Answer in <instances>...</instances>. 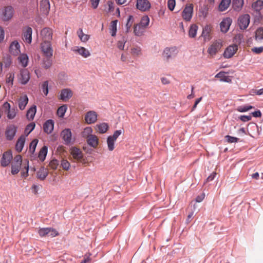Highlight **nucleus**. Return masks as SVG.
Instances as JSON below:
<instances>
[{"label": "nucleus", "mask_w": 263, "mask_h": 263, "mask_svg": "<svg viewBox=\"0 0 263 263\" xmlns=\"http://www.w3.org/2000/svg\"><path fill=\"white\" fill-rule=\"evenodd\" d=\"M178 52V48L175 46L166 47L162 52V58L164 60L168 62L171 59L175 58Z\"/></svg>", "instance_id": "f257e3e1"}, {"label": "nucleus", "mask_w": 263, "mask_h": 263, "mask_svg": "<svg viewBox=\"0 0 263 263\" xmlns=\"http://www.w3.org/2000/svg\"><path fill=\"white\" fill-rule=\"evenodd\" d=\"M73 95L72 91L69 88H65L61 90L59 99L64 102L68 101Z\"/></svg>", "instance_id": "9b49d317"}, {"label": "nucleus", "mask_w": 263, "mask_h": 263, "mask_svg": "<svg viewBox=\"0 0 263 263\" xmlns=\"http://www.w3.org/2000/svg\"><path fill=\"white\" fill-rule=\"evenodd\" d=\"M149 23V18L147 15H145L142 17L139 25L145 28L148 25Z\"/></svg>", "instance_id": "de8ad7c7"}, {"label": "nucleus", "mask_w": 263, "mask_h": 263, "mask_svg": "<svg viewBox=\"0 0 263 263\" xmlns=\"http://www.w3.org/2000/svg\"><path fill=\"white\" fill-rule=\"evenodd\" d=\"M224 138H225L226 140L228 143H236V142H238L239 141L238 138H237L236 137H232V136H231L229 135L226 136Z\"/></svg>", "instance_id": "603ef678"}, {"label": "nucleus", "mask_w": 263, "mask_h": 263, "mask_svg": "<svg viewBox=\"0 0 263 263\" xmlns=\"http://www.w3.org/2000/svg\"><path fill=\"white\" fill-rule=\"evenodd\" d=\"M14 78V73H9L7 77V79H6L7 83L10 84L11 85H12Z\"/></svg>", "instance_id": "69168bd1"}, {"label": "nucleus", "mask_w": 263, "mask_h": 263, "mask_svg": "<svg viewBox=\"0 0 263 263\" xmlns=\"http://www.w3.org/2000/svg\"><path fill=\"white\" fill-rule=\"evenodd\" d=\"M5 67H9L11 64V60L10 57H7L6 58H4L3 59V63Z\"/></svg>", "instance_id": "0e129e2a"}, {"label": "nucleus", "mask_w": 263, "mask_h": 263, "mask_svg": "<svg viewBox=\"0 0 263 263\" xmlns=\"http://www.w3.org/2000/svg\"><path fill=\"white\" fill-rule=\"evenodd\" d=\"M28 102V98L26 95L21 97L18 100V107L21 110L25 109Z\"/></svg>", "instance_id": "c756f323"}, {"label": "nucleus", "mask_w": 263, "mask_h": 263, "mask_svg": "<svg viewBox=\"0 0 263 263\" xmlns=\"http://www.w3.org/2000/svg\"><path fill=\"white\" fill-rule=\"evenodd\" d=\"M32 29L30 27H26L23 30V39L26 43L30 44L32 42Z\"/></svg>", "instance_id": "4468645a"}, {"label": "nucleus", "mask_w": 263, "mask_h": 263, "mask_svg": "<svg viewBox=\"0 0 263 263\" xmlns=\"http://www.w3.org/2000/svg\"><path fill=\"white\" fill-rule=\"evenodd\" d=\"M212 27L207 25L203 28L201 36L204 38V41H209L211 39V32Z\"/></svg>", "instance_id": "b1692460"}, {"label": "nucleus", "mask_w": 263, "mask_h": 263, "mask_svg": "<svg viewBox=\"0 0 263 263\" xmlns=\"http://www.w3.org/2000/svg\"><path fill=\"white\" fill-rule=\"evenodd\" d=\"M127 42V37L122 35L121 39L117 42V46L120 50H124V46Z\"/></svg>", "instance_id": "ea45409f"}, {"label": "nucleus", "mask_w": 263, "mask_h": 263, "mask_svg": "<svg viewBox=\"0 0 263 263\" xmlns=\"http://www.w3.org/2000/svg\"><path fill=\"white\" fill-rule=\"evenodd\" d=\"M35 126V124L33 122L29 124L25 128V133H26L27 135L30 134L34 129Z\"/></svg>", "instance_id": "5fc2aeb1"}, {"label": "nucleus", "mask_w": 263, "mask_h": 263, "mask_svg": "<svg viewBox=\"0 0 263 263\" xmlns=\"http://www.w3.org/2000/svg\"><path fill=\"white\" fill-rule=\"evenodd\" d=\"M53 32L51 29L49 28H45L41 31V35L42 38L43 42H49L52 39Z\"/></svg>", "instance_id": "6e6552de"}, {"label": "nucleus", "mask_w": 263, "mask_h": 263, "mask_svg": "<svg viewBox=\"0 0 263 263\" xmlns=\"http://www.w3.org/2000/svg\"><path fill=\"white\" fill-rule=\"evenodd\" d=\"M36 111V107L35 105L31 106L27 111L26 117L29 120H32Z\"/></svg>", "instance_id": "2f4dec72"}, {"label": "nucleus", "mask_w": 263, "mask_h": 263, "mask_svg": "<svg viewBox=\"0 0 263 263\" xmlns=\"http://www.w3.org/2000/svg\"><path fill=\"white\" fill-rule=\"evenodd\" d=\"M77 34L80 40L83 42H87L89 39V35L84 34L82 29H79Z\"/></svg>", "instance_id": "a19ab883"}, {"label": "nucleus", "mask_w": 263, "mask_h": 263, "mask_svg": "<svg viewBox=\"0 0 263 263\" xmlns=\"http://www.w3.org/2000/svg\"><path fill=\"white\" fill-rule=\"evenodd\" d=\"M145 28L139 24L134 26V32L136 35L140 36L144 32Z\"/></svg>", "instance_id": "37998d69"}, {"label": "nucleus", "mask_w": 263, "mask_h": 263, "mask_svg": "<svg viewBox=\"0 0 263 263\" xmlns=\"http://www.w3.org/2000/svg\"><path fill=\"white\" fill-rule=\"evenodd\" d=\"M92 132L93 130L91 127H87L81 132V136L83 138L87 139L92 135Z\"/></svg>", "instance_id": "c9c22d12"}, {"label": "nucleus", "mask_w": 263, "mask_h": 263, "mask_svg": "<svg viewBox=\"0 0 263 263\" xmlns=\"http://www.w3.org/2000/svg\"><path fill=\"white\" fill-rule=\"evenodd\" d=\"M48 172L46 168L44 167L41 168L37 173V177L40 179L44 180L48 175Z\"/></svg>", "instance_id": "72a5a7b5"}, {"label": "nucleus", "mask_w": 263, "mask_h": 263, "mask_svg": "<svg viewBox=\"0 0 263 263\" xmlns=\"http://www.w3.org/2000/svg\"><path fill=\"white\" fill-rule=\"evenodd\" d=\"M87 142L88 144L93 147L96 148L99 144V139L95 135H91L87 139Z\"/></svg>", "instance_id": "bb28decb"}, {"label": "nucleus", "mask_w": 263, "mask_h": 263, "mask_svg": "<svg viewBox=\"0 0 263 263\" xmlns=\"http://www.w3.org/2000/svg\"><path fill=\"white\" fill-rule=\"evenodd\" d=\"M43 92L45 96L48 93V82L47 81H44L42 85Z\"/></svg>", "instance_id": "4d7b16f0"}, {"label": "nucleus", "mask_w": 263, "mask_h": 263, "mask_svg": "<svg viewBox=\"0 0 263 263\" xmlns=\"http://www.w3.org/2000/svg\"><path fill=\"white\" fill-rule=\"evenodd\" d=\"M250 23V16L249 14H244L240 16L238 20V25L241 29H246Z\"/></svg>", "instance_id": "1a4fd4ad"}, {"label": "nucleus", "mask_w": 263, "mask_h": 263, "mask_svg": "<svg viewBox=\"0 0 263 263\" xmlns=\"http://www.w3.org/2000/svg\"><path fill=\"white\" fill-rule=\"evenodd\" d=\"M9 51L11 54L14 56L18 55L20 52V45L16 41H13L9 47Z\"/></svg>", "instance_id": "6ab92c4d"}, {"label": "nucleus", "mask_w": 263, "mask_h": 263, "mask_svg": "<svg viewBox=\"0 0 263 263\" xmlns=\"http://www.w3.org/2000/svg\"><path fill=\"white\" fill-rule=\"evenodd\" d=\"M18 59L22 67H26L27 66L28 63V57L26 54H21L18 57Z\"/></svg>", "instance_id": "473e14b6"}, {"label": "nucleus", "mask_w": 263, "mask_h": 263, "mask_svg": "<svg viewBox=\"0 0 263 263\" xmlns=\"http://www.w3.org/2000/svg\"><path fill=\"white\" fill-rule=\"evenodd\" d=\"M252 51L256 54H260L263 52V47H254L252 49Z\"/></svg>", "instance_id": "338daca9"}, {"label": "nucleus", "mask_w": 263, "mask_h": 263, "mask_svg": "<svg viewBox=\"0 0 263 263\" xmlns=\"http://www.w3.org/2000/svg\"><path fill=\"white\" fill-rule=\"evenodd\" d=\"M232 22V19L229 17L223 19L220 24L221 31L224 33L227 32L229 29Z\"/></svg>", "instance_id": "5701e85b"}, {"label": "nucleus", "mask_w": 263, "mask_h": 263, "mask_svg": "<svg viewBox=\"0 0 263 263\" xmlns=\"http://www.w3.org/2000/svg\"><path fill=\"white\" fill-rule=\"evenodd\" d=\"M133 16L130 15L129 17H128V20H127V22L126 24V31L127 32H128L129 30H130V27H132V24H133Z\"/></svg>", "instance_id": "13d9d810"}, {"label": "nucleus", "mask_w": 263, "mask_h": 263, "mask_svg": "<svg viewBox=\"0 0 263 263\" xmlns=\"http://www.w3.org/2000/svg\"><path fill=\"white\" fill-rule=\"evenodd\" d=\"M72 50L76 53H78L85 58H87L90 55L89 50L83 47H74L72 48Z\"/></svg>", "instance_id": "f3484780"}, {"label": "nucleus", "mask_w": 263, "mask_h": 263, "mask_svg": "<svg viewBox=\"0 0 263 263\" xmlns=\"http://www.w3.org/2000/svg\"><path fill=\"white\" fill-rule=\"evenodd\" d=\"M198 29V27L195 25L193 24L190 26L189 31V35L190 37L194 38L196 36L197 32Z\"/></svg>", "instance_id": "4c0bfd02"}, {"label": "nucleus", "mask_w": 263, "mask_h": 263, "mask_svg": "<svg viewBox=\"0 0 263 263\" xmlns=\"http://www.w3.org/2000/svg\"><path fill=\"white\" fill-rule=\"evenodd\" d=\"M71 155L74 159L79 162H83L84 161L82 151L77 147H72L71 149Z\"/></svg>", "instance_id": "f8f14e48"}, {"label": "nucleus", "mask_w": 263, "mask_h": 263, "mask_svg": "<svg viewBox=\"0 0 263 263\" xmlns=\"http://www.w3.org/2000/svg\"><path fill=\"white\" fill-rule=\"evenodd\" d=\"M25 142V137L24 136H21L19 139L17 140L16 144V150L21 152L24 147V144Z\"/></svg>", "instance_id": "7c9ffc66"}, {"label": "nucleus", "mask_w": 263, "mask_h": 263, "mask_svg": "<svg viewBox=\"0 0 263 263\" xmlns=\"http://www.w3.org/2000/svg\"><path fill=\"white\" fill-rule=\"evenodd\" d=\"M14 12V9L12 6H5L1 11L0 17L3 21H9L13 17Z\"/></svg>", "instance_id": "f03ea898"}, {"label": "nucleus", "mask_w": 263, "mask_h": 263, "mask_svg": "<svg viewBox=\"0 0 263 263\" xmlns=\"http://www.w3.org/2000/svg\"><path fill=\"white\" fill-rule=\"evenodd\" d=\"M61 136L64 141L65 144H69L71 142V132L70 129L66 128L62 130Z\"/></svg>", "instance_id": "412c9836"}, {"label": "nucleus", "mask_w": 263, "mask_h": 263, "mask_svg": "<svg viewBox=\"0 0 263 263\" xmlns=\"http://www.w3.org/2000/svg\"><path fill=\"white\" fill-rule=\"evenodd\" d=\"M54 128V122L52 120H48L44 124L43 129L45 133L49 134L52 133Z\"/></svg>", "instance_id": "393cba45"}, {"label": "nucleus", "mask_w": 263, "mask_h": 263, "mask_svg": "<svg viewBox=\"0 0 263 263\" xmlns=\"http://www.w3.org/2000/svg\"><path fill=\"white\" fill-rule=\"evenodd\" d=\"M38 143V140L36 139H35L32 141V142L30 144L29 146V152L33 154L35 150V148L36 146V145Z\"/></svg>", "instance_id": "8fccbe9b"}, {"label": "nucleus", "mask_w": 263, "mask_h": 263, "mask_svg": "<svg viewBox=\"0 0 263 263\" xmlns=\"http://www.w3.org/2000/svg\"><path fill=\"white\" fill-rule=\"evenodd\" d=\"M254 107L251 105H245V106H239L237 108V110L239 112H246L249 110L253 108Z\"/></svg>", "instance_id": "864d4df0"}, {"label": "nucleus", "mask_w": 263, "mask_h": 263, "mask_svg": "<svg viewBox=\"0 0 263 263\" xmlns=\"http://www.w3.org/2000/svg\"><path fill=\"white\" fill-rule=\"evenodd\" d=\"M67 108L66 105H63L59 107L57 112L58 116L60 118H63L64 116Z\"/></svg>", "instance_id": "a18cd8bd"}, {"label": "nucleus", "mask_w": 263, "mask_h": 263, "mask_svg": "<svg viewBox=\"0 0 263 263\" xmlns=\"http://www.w3.org/2000/svg\"><path fill=\"white\" fill-rule=\"evenodd\" d=\"M61 165L65 170H68L70 167V163L67 160H62L61 161Z\"/></svg>", "instance_id": "bf43d9fd"}, {"label": "nucleus", "mask_w": 263, "mask_h": 263, "mask_svg": "<svg viewBox=\"0 0 263 263\" xmlns=\"http://www.w3.org/2000/svg\"><path fill=\"white\" fill-rule=\"evenodd\" d=\"M136 6L141 11H146L151 8V4L148 0H137Z\"/></svg>", "instance_id": "dca6fc26"}, {"label": "nucleus", "mask_w": 263, "mask_h": 263, "mask_svg": "<svg viewBox=\"0 0 263 263\" xmlns=\"http://www.w3.org/2000/svg\"><path fill=\"white\" fill-rule=\"evenodd\" d=\"M30 79V75L28 70L26 69H22L20 71L19 81L23 85L27 83Z\"/></svg>", "instance_id": "aec40b11"}, {"label": "nucleus", "mask_w": 263, "mask_h": 263, "mask_svg": "<svg viewBox=\"0 0 263 263\" xmlns=\"http://www.w3.org/2000/svg\"><path fill=\"white\" fill-rule=\"evenodd\" d=\"M4 112L7 113V118L9 119H13L15 118L16 114V110L14 108H11L10 104L7 102H5L2 107Z\"/></svg>", "instance_id": "423d86ee"}, {"label": "nucleus", "mask_w": 263, "mask_h": 263, "mask_svg": "<svg viewBox=\"0 0 263 263\" xmlns=\"http://www.w3.org/2000/svg\"><path fill=\"white\" fill-rule=\"evenodd\" d=\"M12 159V155L11 152L7 151L5 152L1 160V164L3 167L8 166Z\"/></svg>", "instance_id": "ddd939ff"}, {"label": "nucleus", "mask_w": 263, "mask_h": 263, "mask_svg": "<svg viewBox=\"0 0 263 263\" xmlns=\"http://www.w3.org/2000/svg\"><path fill=\"white\" fill-rule=\"evenodd\" d=\"M16 129L17 127L14 125L7 126L5 132V135L7 140H11L13 139L16 134Z\"/></svg>", "instance_id": "2eb2a0df"}, {"label": "nucleus", "mask_w": 263, "mask_h": 263, "mask_svg": "<svg viewBox=\"0 0 263 263\" xmlns=\"http://www.w3.org/2000/svg\"><path fill=\"white\" fill-rule=\"evenodd\" d=\"M50 9L49 0H42L40 2V9L42 14L47 15Z\"/></svg>", "instance_id": "a211bd4d"}, {"label": "nucleus", "mask_w": 263, "mask_h": 263, "mask_svg": "<svg viewBox=\"0 0 263 263\" xmlns=\"http://www.w3.org/2000/svg\"><path fill=\"white\" fill-rule=\"evenodd\" d=\"M238 50V47L236 45L233 44L228 47L224 51L223 57L225 58L229 59L232 58Z\"/></svg>", "instance_id": "9d476101"}, {"label": "nucleus", "mask_w": 263, "mask_h": 263, "mask_svg": "<svg viewBox=\"0 0 263 263\" xmlns=\"http://www.w3.org/2000/svg\"><path fill=\"white\" fill-rule=\"evenodd\" d=\"M47 153V147L46 146H43L41 149L40 150L39 154V158L40 160L43 161L46 157V155Z\"/></svg>", "instance_id": "79ce46f5"}, {"label": "nucleus", "mask_w": 263, "mask_h": 263, "mask_svg": "<svg viewBox=\"0 0 263 263\" xmlns=\"http://www.w3.org/2000/svg\"><path fill=\"white\" fill-rule=\"evenodd\" d=\"M117 22V20H115L110 23V32L112 36H115L116 34Z\"/></svg>", "instance_id": "c03bdc74"}, {"label": "nucleus", "mask_w": 263, "mask_h": 263, "mask_svg": "<svg viewBox=\"0 0 263 263\" xmlns=\"http://www.w3.org/2000/svg\"><path fill=\"white\" fill-rule=\"evenodd\" d=\"M141 53V48L139 47H133L131 49V54L133 56H139Z\"/></svg>", "instance_id": "6e6d98bb"}, {"label": "nucleus", "mask_w": 263, "mask_h": 263, "mask_svg": "<svg viewBox=\"0 0 263 263\" xmlns=\"http://www.w3.org/2000/svg\"><path fill=\"white\" fill-rule=\"evenodd\" d=\"M231 4V0H222L219 5V10L223 11L228 9Z\"/></svg>", "instance_id": "e433bc0d"}, {"label": "nucleus", "mask_w": 263, "mask_h": 263, "mask_svg": "<svg viewBox=\"0 0 263 263\" xmlns=\"http://www.w3.org/2000/svg\"><path fill=\"white\" fill-rule=\"evenodd\" d=\"M85 120L87 124H92L97 120V114L94 111H89L85 115Z\"/></svg>", "instance_id": "4be33fe9"}, {"label": "nucleus", "mask_w": 263, "mask_h": 263, "mask_svg": "<svg viewBox=\"0 0 263 263\" xmlns=\"http://www.w3.org/2000/svg\"><path fill=\"white\" fill-rule=\"evenodd\" d=\"M243 0H233L232 6L236 11H240L243 5Z\"/></svg>", "instance_id": "f704fd0d"}, {"label": "nucleus", "mask_w": 263, "mask_h": 263, "mask_svg": "<svg viewBox=\"0 0 263 263\" xmlns=\"http://www.w3.org/2000/svg\"><path fill=\"white\" fill-rule=\"evenodd\" d=\"M255 39L256 40H262L263 39V28H258L255 31Z\"/></svg>", "instance_id": "09e8293b"}, {"label": "nucleus", "mask_w": 263, "mask_h": 263, "mask_svg": "<svg viewBox=\"0 0 263 263\" xmlns=\"http://www.w3.org/2000/svg\"><path fill=\"white\" fill-rule=\"evenodd\" d=\"M176 5L175 0H168L167 1V7L168 8L171 10L173 11Z\"/></svg>", "instance_id": "680f3d73"}, {"label": "nucleus", "mask_w": 263, "mask_h": 263, "mask_svg": "<svg viewBox=\"0 0 263 263\" xmlns=\"http://www.w3.org/2000/svg\"><path fill=\"white\" fill-rule=\"evenodd\" d=\"M58 165L59 163L58 160L53 159L50 162L49 166L53 170H55L57 169Z\"/></svg>", "instance_id": "052dcab7"}, {"label": "nucleus", "mask_w": 263, "mask_h": 263, "mask_svg": "<svg viewBox=\"0 0 263 263\" xmlns=\"http://www.w3.org/2000/svg\"><path fill=\"white\" fill-rule=\"evenodd\" d=\"M52 65V57H44L42 59L41 66L43 68L48 69L51 67Z\"/></svg>", "instance_id": "a878e982"}, {"label": "nucleus", "mask_w": 263, "mask_h": 263, "mask_svg": "<svg viewBox=\"0 0 263 263\" xmlns=\"http://www.w3.org/2000/svg\"><path fill=\"white\" fill-rule=\"evenodd\" d=\"M38 233L41 237H44L49 234V228H41L38 231Z\"/></svg>", "instance_id": "3c124183"}, {"label": "nucleus", "mask_w": 263, "mask_h": 263, "mask_svg": "<svg viewBox=\"0 0 263 263\" xmlns=\"http://www.w3.org/2000/svg\"><path fill=\"white\" fill-rule=\"evenodd\" d=\"M41 51L44 57H52L53 50L51 42H43L41 44Z\"/></svg>", "instance_id": "20e7f679"}, {"label": "nucleus", "mask_w": 263, "mask_h": 263, "mask_svg": "<svg viewBox=\"0 0 263 263\" xmlns=\"http://www.w3.org/2000/svg\"><path fill=\"white\" fill-rule=\"evenodd\" d=\"M122 130H116L112 136H110L111 138H112V139L116 141L117 139L118 138V137L122 134Z\"/></svg>", "instance_id": "774afa93"}, {"label": "nucleus", "mask_w": 263, "mask_h": 263, "mask_svg": "<svg viewBox=\"0 0 263 263\" xmlns=\"http://www.w3.org/2000/svg\"><path fill=\"white\" fill-rule=\"evenodd\" d=\"M115 141V140H114V139H112V138H111V136L108 137L107 139V143L108 149H109V151H112L114 149V144Z\"/></svg>", "instance_id": "49530a36"}, {"label": "nucleus", "mask_w": 263, "mask_h": 263, "mask_svg": "<svg viewBox=\"0 0 263 263\" xmlns=\"http://www.w3.org/2000/svg\"><path fill=\"white\" fill-rule=\"evenodd\" d=\"M252 8L256 11H259L263 8V1L257 0L252 5Z\"/></svg>", "instance_id": "58836bf2"}, {"label": "nucleus", "mask_w": 263, "mask_h": 263, "mask_svg": "<svg viewBox=\"0 0 263 263\" xmlns=\"http://www.w3.org/2000/svg\"><path fill=\"white\" fill-rule=\"evenodd\" d=\"M193 12V4L187 5L182 12V16L185 21H190L192 17Z\"/></svg>", "instance_id": "0eeeda50"}, {"label": "nucleus", "mask_w": 263, "mask_h": 263, "mask_svg": "<svg viewBox=\"0 0 263 263\" xmlns=\"http://www.w3.org/2000/svg\"><path fill=\"white\" fill-rule=\"evenodd\" d=\"M226 72L224 71H220L218 73L215 78L220 79L221 81L230 83L231 82V78L230 76H226Z\"/></svg>", "instance_id": "cd10ccee"}, {"label": "nucleus", "mask_w": 263, "mask_h": 263, "mask_svg": "<svg viewBox=\"0 0 263 263\" xmlns=\"http://www.w3.org/2000/svg\"><path fill=\"white\" fill-rule=\"evenodd\" d=\"M96 130L100 134L105 133L108 129V125L106 123H102L97 124L96 126Z\"/></svg>", "instance_id": "c85d7f7f"}, {"label": "nucleus", "mask_w": 263, "mask_h": 263, "mask_svg": "<svg viewBox=\"0 0 263 263\" xmlns=\"http://www.w3.org/2000/svg\"><path fill=\"white\" fill-rule=\"evenodd\" d=\"M28 163H29L28 161H27L26 160V162H25V172H21V175L23 177L26 178L28 176V169H29Z\"/></svg>", "instance_id": "e2e57ef3"}, {"label": "nucleus", "mask_w": 263, "mask_h": 263, "mask_svg": "<svg viewBox=\"0 0 263 263\" xmlns=\"http://www.w3.org/2000/svg\"><path fill=\"white\" fill-rule=\"evenodd\" d=\"M222 46V42L220 40L215 41L208 48V52L213 57L220 50Z\"/></svg>", "instance_id": "7ed1b4c3"}, {"label": "nucleus", "mask_w": 263, "mask_h": 263, "mask_svg": "<svg viewBox=\"0 0 263 263\" xmlns=\"http://www.w3.org/2000/svg\"><path fill=\"white\" fill-rule=\"evenodd\" d=\"M22 163V158L21 155L16 156L11 165V173L13 175L17 174L21 168Z\"/></svg>", "instance_id": "39448f33"}]
</instances>
